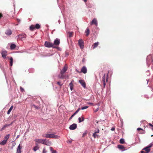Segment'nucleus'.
<instances>
[{
	"label": "nucleus",
	"instance_id": "obj_1",
	"mask_svg": "<svg viewBox=\"0 0 153 153\" xmlns=\"http://www.w3.org/2000/svg\"><path fill=\"white\" fill-rule=\"evenodd\" d=\"M34 141L36 142V145H38L37 143H42L48 146H50L52 144V143L51 141L46 139H35Z\"/></svg>",
	"mask_w": 153,
	"mask_h": 153
},
{
	"label": "nucleus",
	"instance_id": "obj_2",
	"mask_svg": "<svg viewBox=\"0 0 153 153\" xmlns=\"http://www.w3.org/2000/svg\"><path fill=\"white\" fill-rule=\"evenodd\" d=\"M67 67L65 65L62 70L61 71L60 74L58 75L59 77L62 79H66V78H68V76H66L64 74L67 71Z\"/></svg>",
	"mask_w": 153,
	"mask_h": 153
},
{
	"label": "nucleus",
	"instance_id": "obj_3",
	"mask_svg": "<svg viewBox=\"0 0 153 153\" xmlns=\"http://www.w3.org/2000/svg\"><path fill=\"white\" fill-rule=\"evenodd\" d=\"M152 146V144H150L148 146L143 149L141 151V153H148L150 151V148Z\"/></svg>",
	"mask_w": 153,
	"mask_h": 153
},
{
	"label": "nucleus",
	"instance_id": "obj_4",
	"mask_svg": "<svg viewBox=\"0 0 153 153\" xmlns=\"http://www.w3.org/2000/svg\"><path fill=\"white\" fill-rule=\"evenodd\" d=\"M45 47L48 48L53 47L56 48L55 46H53V43L48 41H46L45 43Z\"/></svg>",
	"mask_w": 153,
	"mask_h": 153
},
{
	"label": "nucleus",
	"instance_id": "obj_5",
	"mask_svg": "<svg viewBox=\"0 0 153 153\" xmlns=\"http://www.w3.org/2000/svg\"><path fill=\"white\" fill-rule=\"evenodd\" d=\"M78 44L80 48L83 49L84 48V43L82 39H79L78 42Z\"/></svg>",
	"mask_w": 153,
	"mask_h": 153
},
{
	"label": "nucleus",
	"instance_id": "obj_6",
	"mask_svg": "<svg viewBox=\"0 0 153 153\" xmlns=\"http://www.w3.org/2000/svg\"><path fill=\"white\" fill-rule=\"evenodd\" d=\"M77 71L79 73L82 72L84 74H86L87 72V69L86 68L85 66H83L81 69L80 72Z\"/></svg>",
	"mask_w": 153,
	"mask_h": 153
},
{
	"label": "nucleus",
	"instance_id": "obj_7",
	"mask_svg": "<svg viewBox=\"0 0 153 153\" xmlns=\"http://www.w3.org/2000/svg\"><path fill=\"white\" fill-rule=\"evenodd\" d=\"M49 138H51L58 139L59 137V136L53 134H49Z\"/></svg>",
	"mask_w": 153,
	"mask_h": 153
},
{
	"label": "nucleus",
	"instance_id": "obj_8",
	"mask_svg": "<svg viewBox=\"0 0 153 153\" xmlns=\"http://www.w3.org/2000/svg\"><path fill=\"white\" fill-rule=\"evenodd\" d=\"M60 44V40L56 38L54 41L53 46H58Z\"/></svg>",
	"mask_w": 153,
	"mask_h": 153
},
{
	"label": "nucleus",
	"instance_id": "obj_9",
	"mask_svg": "<svg viewBox=\"0 0 153 153\" xmlns=\"http://www.w3.org/2000/svg\"><path fill=\"white\" fill-rule=\"evenodd\" d=\"M95 25L96 26L97 25V19L95 18L91 22V25Z\"/></svg>",
	"mask_w": 153,
	"mask_h": 153
},
{
	"label": "nucleus",
	"instance_id": "obj_10",
	"mask_svg": "<svg viewBox=\"0 0 153 153\" xmlns=\"http://www.w3.org/2000/svg\"><path fill=\"white\" fill-rule=\"evenodd\" d=\"M77 128V125L76 124L74 123L70 126L69 128L71 130H74Z\"/></svg>",
	"mask_w": 153,
	"mask_h": 153
},
{
	"label": "nucleus",
	"instance_id": "obj_11",
	"mask_svg": "<svg viewBox=\"0 0 153 153\" xmlns=\"http://www.w3.org/2000/svg\"><path fill=\"white\" fill-rule=\"evenodd\" d=\"M79 82L84 88H86V84L83 80H79Z\"/></svg>",
	"mask_w": 153,
	"mask_h": 153
},
{
	"label": "nucleus",
	"instance_id": "obj_12",
	"mask_svg": "<svg viewBox=\"0 0 153 153\" xmlns=\"http://www.w3.org/2000/svg\"><path fill=\"white\" fill-rule=\"evenodd\" d=\"M7 51H2L1 52V54L2 57L4 58H5L7 55Z\"/></svg>",
	"mask_w": 153,
	"mask_h": 153
},
{
	"label": "nucleus",
	"instance_id": "obj_13",
	"mask_svg": "<svg viewBox=\"0 0 153 153\" xmlns=\"http://www.w3.org/2000/svg\"><path fill=\"white\" fill-rule=\"evenodd\" d=\"M22 149V146H21L20 145V144H19L16 153H21V149Z\"/></svg>",
	"mask_w": 153,
	"mask_h": 153
},
{
	"label": "nucleus",
	"instance_id": "obj_14",
	"mask_svg": "<svg viewBox=\"0 0 153 153\" xmlns=\"http://www.w3.org/2000/svg\"><path fill=\"white\" fill-rule=\"evenodd\" d=\"M13 122H12L10 124H6L4 125L3 127L1 128V130H4L6 127L9 126H10L12 125V124L13 123Z\"/></svg>",
	"mask_w": 153,
	"mask_h": 153
},
{
	"label": "nucleus",
	"instance_id": "obj_15",
	"mask_svg": "<svg viewBox=\"0 0 153 153\" xmlns=\"http://www.w3.org/2000/svg\"><path fill=\"white\" fill-rule=\"evenodd\" d=\"M117 147H118V148L119 149H120L122 150L123 151H124V150H125V148L123 145H118L117 146Z\"/></svg>",
	"mask_w": 153,
	"mask_h": 153
},
{
	"label": "nucleus",
	"instance_id": "obj_16",
	"mask_svg": "<svg viewBox=\"0 0 153 153\" xmlns=\"http://www.w3.org/2000/svg\"><path fill=\"white\" fill-rule=\"evenodd\" d=\"M99 43L98 42H97L96 43H94L92 47H93V49H94L96 48L98 45H99Z\"/></svg>",
	"mask_w": 153,
	"mask_h": 153
},
{
	"label": "nucleus",
	"instance_id": "obj_17",
	"mask_svg": "<svg viewBox=\"0 0 153 153\" xmlns=\"http://www.w3.org/2000/svg\"><path fill=\"white\" fill-rule=\"evenodd\" d=\"M18 37L19 38L22 39L23 38H26V35L25 34H21L18 36Z\"/></svg>",
	"mask_w": 153,
	"mask_h": 153
},
{
	"label": "nucleus",
	"instance_id": "obj_18",
	"mask_svg": "<svg viewBox=\"0 0 153 153\" xmlns=\"http://www.w3.org/2000/svg\"><path fill=\"white\" fill-rule=\"evenodd\" d=\"M12 33V31L10 30H6L5 32L6 34L7 35H10Z\"/></svg>",
	"mask_w": 153,
	"mask_h": 153
},
{
	"label": "nucleus",
	"instance_id": "obj_19",
	"mask_svg": "<svg viewBox=\"0 0 153 153\" xmlns=\"http://www.w3.org/2000/svg\"><path fill=\"white\" fill-rule=\"evenodd\" d=\"M85 33H86V36H88L89 35L90 33V30L88 28L86 29L85 31Z\"/></svg>",
	"mask_w": 153,
	"mask_h": 153
},
{
	"label": "nucleus",
	"instance_id": "obj_20",
	"mask_svg": "<svg viewBox=\"0 0 153 153\" xmlns=\"http://www.w3.org/2000/svg\"><path fill=\"white\" fill-rule=\"evenodd\" d=\"M16 47V45L14 44H11L10 46V48L11 50H13L15 49Z\"/></svg>",
	"mask_w": 153,
	"mask_h": 153
},
{
	"label": "nucleus",
	"instance_id": "obj_21",
	"mask_svg": "<svg viewBox=\"0 0 153 153\" xmlns=\"http://www.w3.org/2000/svg\"><path fill=\"white\" fill-rule=\"evenodd\" d=\"M13 105H12L11 106V107L7 111V114H9L10 113L11 111L13 109Z\"/></svg>",
	"mask_w": 153,
	"mask_h": 153
},
{
	"label": "nucleus",
	"instance_id": "obj_22",
	"mask_svg": "<svg viewBox=\"0 0 153 153\" xmlns=\"http://www.w3.org/2000/svg\"><path fill=\"white\" fill-rule=\"evenodd\" d=\"M42 136L44 137L49 138V134L48 133L43 134H42Z\"/></svg>",
	"mask_w": 153,
	"mask_h": 153
},
{
	"label": "nucleus",
	"instance_id": "obj_23",
	"mask_svg": "<svg viewBox=\"0 0 153 153\" xmlns=\"http://www.w3.org/2000/svg\"><path fill=\"white\" fill-rule=\"evenodd\" d=\"M30 30L31 31H33L35 29L34 25H31L30 27Z\"/></svg>",
	"mask_w": 153,
	"mask_h": 153
},
{
	"label": "nucleus",
	"instance_id": "obj_24",
	"mask_svg": "<svg viewBox=\"0 0 153 153\" xmlns=\"http://www.w3.org/2000/svg\"><path fill=\"white\" fill-rule=\"evenodd\" d=\"M73 32H69L68 33V35L69 37H71L73 36Z\"/></svg>",
	"mask_w": 153,
	"mask_h": 153
},
{
	"label": "nucleus",
	"instance_id": "obj_25",
	"mask_svg": "<svg viewBox=\"0 0 153 153\" xmlns=\"http://www.w3.org/2000/svg\"><path fill=\"white\" fill-rule=\"evenodd\" d=\"M69 86L70 87L71 91H72L73 90V85L72 81H71V82L69 84Z\"/></svg>",
	"mask_w": 153,
	"mask_h": 153
},
{
	"label": "nucleus",
	"instance_id": "obj_26",
	"mask_svg": "<svg viewBox=\"0 0 153 153\" xmlns=\"http://www.w3.org/2000/svg\"><path fill=\"white\" fill-rule=\"evenodd\" d=\"M7 142V141L4 140H3L0 143V145H4L6 144Z\"/></svg>",
	"mask_w": 153,
	"mask_h": 153
},
{
	"label": "nucleus",
	"instance_id": "obj_27",
	"mask_svg": "<svg viewBox=\"0 0 153 153\" xmlns=\"http://www.w3.org/2000/svg\"><path fill=\"white\" fill-rule=\"evenodd\" d=\"M13 59L12 57H11L10 59V65L11 66L13 65Z\"/></svg>",
	"mask_w": 153,
	"mask_h": 153
},
{
	"label": "nucleus",
	"instance_id": "obj_28",
	"mask_svg": "<svg viewBox=\"0 0 153 153\" xmlns=\"http://www.w3.org/2000/svg\"><path fill=\"white\" fill-rule=\"evenodd\" d=\"M10 134H8L6 135L4 137V140H6L7 141L8 140L9 138Z\"/></svg>",
	"mask_w": 153,
	"mask_h": 153
},
{
	"label": "nucleus",
	"instance_id": "obj_29",
	"mask_svg": "<svg viewBox=\"0 0 153 153\" xmlns=\"http://www.w3.org/2000/svg\"><path fill=\"white\" fill-rule=\"evenodd\" d=\"M35 28L37 29H39L40 27V25L38 24H36L35 25Z\"/></svg>",
	"mask_w": 153,
	"mask_h": 153
},
{
	"label": "nucleus",
	"instance_id": "obj_30",
	"mask_svg": "<svg viewBox=\"0 0 153 153\" xmlns=\"http://www.w3.org/2000/svg\"><path fill=\"white\" fill-rule=\"evenodd\" d=\"M39 147L38 146V145H36V146H35L33 149V150L35 152L36 151L37 149H39Z\"/></svg>",
	"mask_w": 153,
	"mask_h": 153
},
{
	"label": "nucleus",
	"instance_id": "obj_31",
	"mask_svg": "<svg viewBox=\"0 0 153 153\" xmlns=\"http://www.w3.org/2000/svg\"><path fill=\"white\" fill-rule=\"evenodd\" d=\"M120 142L121 144H123L125 143L124 140L123 139L121 138L120 140Z\"/></svg>",
	"mask_w": 153,
	"mask_h": 153
},
{
	"label": "nucleus",
	"instance_id": "obj_32",
	"mask_svg": "<svg viewBox=\"0 0 153 153\" xmlns=\"http://www.w3.org/2000/svg\"><path fill=\"white\" fill-rule=\"evenodd\" d=\"M93 136L94 138L98 137V135L95 132L93 134Z\"/></svg>",
	"mask_w": 153,
	"mask_h": 153
},
{
	"label": "nucleus",
	"instance_id": "obj_33",
	"mask_svg": "<svg viewBox=\"0 0 153 153\" xmlns=\"http://www.w3.org/2000/svg\"><path fill=\"white\" fill-rule=\"evenodd\" d=\"M102 82H105V74H104V76L102 77Z\"/></svg>",
	"mask_w": 153,
	"mask_h": 153
},
{
	"label": "nucleus",
	"instance_id": "obj_34",
	"mask_svg": "<svg viewBox=\"0 0 153 153\" xmlns=\"http://www.w3.org/2000/svg\"><path fill=\"white\" fill-rule=\"evenodd\" d=\"M88 107V106H84L81 108V109L82 110H84L86 108H87Z\"/></svg>",
	"mask_w": 153,
	"mask_h": 153
},
{
	"label": "nucleus",
	"instance_id": "obj_35",
	"mask_svg": "<svg viewBox=\"0 0 153 153\" xmlns=\"http://www.w3.org/2000/svg\"><path fill=\"white\" fill-rule=\"evenodd\" d=\"M57 84L59 85L60 87L62 85V84L61 83V82H57Z\"/></svg>",
	"mask_w": 153,
	"mask_h": 153
},
{
	"label": "nucleus",
	"instance_id": "obj_36",
	"mask_svg": "<svg viewBox=\"0 0 153 153\" xmlns=\"http://www.w3.org/2000/svg\"><path fill=\"white\" fill-rule=\"evenodd\" d=\"M47 152V151L46 150V149L45 148H44L42 151L43 153H46Z\"/></svg>",
	"mask_w": 153,
	"mask_h": 153
},
{
	"label": "nucleus",
	"instance_id": "obj_37",
	"mask_svg": "<svg viewBox=\"0 0 153 153\" xmlns=\"http://www.w3.org/2000/svg\"><path fill=\"white\" fill-rule=\"evenodd\" d=\"M80 110V108H79L77 109V110L74 112V114H76Z\"/></svg>",
	"mask_w": 153,
	"mask_h": 153
},
{
	"label": "nucleus",
	"instance_id": "obj_38",
	"mask_svg": "<svg viewBox=\"0 0 153 153\" xmlns=\"http://www.w3.org/2000/svg\"><path fill=\"white\" fill-rule=\"evenodd\" d=\"M20 89L21 92H23L24 91V89L22 87H20Z\"/></svg>",
	"mask_w": 153,
	"mask_h": 153
},
{
	"label": "nucleus",
	"instance_id": "obj_39",
	"mask_svg": "<svg viewBox=\"0 0 153 153\" xmlns=\"http://www.w3.org/2000/svg\"><path fill=\"white\" fill-rule=\"evenodd\" d=\"M75 114L74 113L70 117V118L69 119V120H71L75 115Z\"/></svg>",
	"mask_w": 153,
	"mask_h": 153
},
{
	"label": "nucleus",
	"instance_id": "obj_40",
	"mask_svg": "<svg viewBox=\"0 0 153 153\" xmlns=\"http://www.w3.org/2000/svg\"><path fill=\"white\" fill-rule=\"evenodd\" d=\"M78 120H79V123H80L81 122H82V120H81V118L80 117H79L78 118Z\"/></svg>",
	"mask_w": 153,
	"mask_h": 153
},
{
	"label": "nucleus",
	"instance_id": "obj_41",
	"mask_svg": "<svg viewBox=\"0 0 153 153\" xmlns=\"http://www.w3.org/2000/svg\"><path fill=\"white\" fill-rule=\"evenodd\" d=\"M50 149L51 152L54 150L53 148L51 147H50Z\"/></svg>",
	"mask_w": 153,
	"mask_h": 153
},
{
	"label": "nucleus",
	"instance_id": "obj_42",
	"mask_svg": "<svg viewBox=\"0 0 153 153\" xmlns=\"http://www.w3.org/2000/svg\"><path fill=\"white\" fill-rule=\"evenodd\" d=\"M137 130H138V131H139V130H142V131H143V130L142 128H137Z\"/></svg>",
	"mask_w": 153,
	"mask_h": 153
},
{
	"label": "nucleus",
	"instance_id": "obj_43",
	"mask_svg": "<svg viewBox=\"0 0 153 153\" xmlns=\"http://www.w3.org/2000/svg\"><path fill=\"white\" fill-rule=\"evenodd\" d=\"M99 129H97L96 131H95V133H98L99 132Z\"/></svg>",
	"mask_w": 153,
	"mask_h": 153
},
{
	"label": "nucleus",
	"instance_id": "obj_44",
	"mask_svg": "<svg viewBox=\"0 0 153 153\" xmlns=\"http://www.w3.org/2000/svg\"><path fill=\"white\" fill-rule=\"evenodd\" d=\"M32 107H34V108H36V109H38V107L37 106H36L35 105H33L32 106Z\"/></svg>",
	"mask_w": 153,
	"mask_h": 153
},
{
	"label": "nucleus",
	"instance_id": "obj_45",
	"mask_svg": "<svg viewBox=\"0 0 153 153\" xmlns=\"http://www.w3.org/2000/svg\"><path fill=\"white\" fill-rule=\"evenodd\" d=\"M103 85L104 87L105 88V85H106L105 82H103Z\"/></svg>",
	"mask_w": 153,
	"mask_h": 153
},
{
	"label": "nucleus",
	"instance_id": "obj_46",
	"mask_svg": "<svg viewBox=\"0 0 153 153\" xmlns=\"http://www.w3.org/2000/svg\"><path fill=\"white\" fill-rule=\"evenodd\" d=\"M98 110H99V108H97L96 109H95L94 110V112H97V111Z\"/></svg>",
	"mask_w": 153,
	"mask_h": 153
},
{
	"label": "nucleus",
	"instance_id": "obj_47",
	"mask_svg": "<svg viewBox=\"0 0 153 153\" xmlns=\"http://www.w3.org/2000/svg\"><path fill=\"white\" fill-rule=\"evenodd\" d=\"M56 151L55 150H54L52 152V153H56Z\"/></svg>",
	"mask_w": 153,
	"mask_h": 153
},
{
	"label": "nucleus",
	"instance_id": "obj_48",
	"mask_svg": "<svg viewBox=\"0 0 153 153\" xmlns=\"http://www.w3.org/2000/svg\"><path fill=\"white\" fill-rule=\"evenodd\" d=\"M81 118L82 119V121H83L84 120V117L83 116H82V117H81Z\"/></svg>",
	"mask_w": 153,
	"mask_h": 153
},
{
	"label": "nucleus",
	"instance_id": "obj_49",
	"mask_svg": "<svg viewBox=\"0 0 153 153\" xmlns=\"http://www.w3.org/2000/svg\"><path fill=\"white\" fill-rule=\"evenodd\" d=\"M3 16L2 14L1 13H0V19Z\"/></svg>",
	"mask_w": 153,
	"mask_h": 153
},
{
	"label": "nucleus",
	"instance_id": "obj_50",
	"mask_svg": "<svg viewBox=\"0 0 153 153\" xmlns=\"http://www.w3.org/2000/svg\"><path fill=\"white\" fill-rule=\"evenodd\" d=\"M149 125L150 126H152V127H153L152 129L153 130V125H152V124H151V123H149Z\"/></svg>",
	"mask_w": 153,
	"mask_h": 153
},
{
	"label": "nucleus",
	"instance_id": "obj_51",
	"mask_svg": "<svg viewBox=\"0 0 153 153\" xmlns=\"http://www.w3.org/2000/svg\"><path fill=\"white\" fill-rule=\"evenodd\" d=\"M115 128H111V131H114V130H115Z\"/></svg>",
	"mask_w": 153,
	"mask_h": 153
},
{
	"label": "nucleus",
	"instance_id": "obj_52",
	"mask_svg": "<svg viewBox=\"0 0 153 153\" xmlns=\"http://www.w3.org/2000/svg\"><path fill=\"white\" fill-rule=\"evenodd\" d=\"M145 131H144L143 130V132H141V133L142 134H145Z\"/></svg>",
	"mask_w": 153,
	"mask_h": 153
},
{
	"label": "nucleus",
	"instance_id": "obj_53",
	"mask_svg": "<svg viewBox=\"0 0 153 153\" xmlns=\"http://www.w3.org/2000/svg\"><path fill=\"white\" fill-rule=\"evenodd\" d=\"M85 2H86L87 1V0H83Z\"/></svg>",
	"mask_w": 153,
	"mask_h": 153
},
{
	"label": "nucleus",
	"instance_id": "obj_54",
	"mask_svg": "<svg viewBox=\"0 0 153 153\" xmlns=\"http://www.w3.org/2000/svg\"><path fill=\"white\" fill-rule=\"evenodd\" d=\"M2 150V149L1 148H0V152H1Z\"/></svg>",
	"mask_w": 153,
	"mask_h": 153
},
{
	"label": "nucleus",
	"instance_id": "obj_55",
	"mask_svg": "<svg viewBox=\"0 0 153 153\" xmlns=\"http://www.w3.org/2000/svg\"><path fill=\"white\" fill-rule=\"evenodd\" d=\"M108 79V78H107V79H106V82L107 81Z\"/></svg>",
	"mask_w": 153,
	"mask_h": 153
},
{
	"label": "nucleus",
	"instance_id": "obj_56",
	"mask_svg": "<svg viewBox=\"0 0 153 153\" xmlns=\"http://www.w3.org/2000/svg\"><path fill=\"white\" fill-rule=\"evenodd\" d=\"M71 141H69V142H70V143H71Z\"/></svg>",
	"mask_w": 153,
	"mask_h": 153
},
{
	"label": "nucleus",
	"instance_id": "obj_57",
	"mask_svg": "<svg viewBox=\"0 0 153 153\" xmlns=\"http://www.w3.org/2000/svg\"><path fill=\"white\" fill-rule=\"evenodd\" d=\"M152 90H153V89H152Z\"/></svg>",
	"mask_w": 153,
	"mask_h": 153
}]
</instances>
